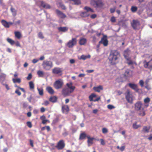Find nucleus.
<instances>
[{
    "label": "nucleus",
    "mask_w": 152,
    "mask_h": 152,
    "mask_svg": "<svg viewBox=\"0 0 152 152\" xmlns=\"http://www.w3.org/2000/svg\"><path fill=\"white\" fill-rule=\"evenodd\" d=\"M140 25V23L138 20H133V22L132 23V26L134 29H137V27L139 26Z\"/></svg>",
    "instance_id": "f8f14e48"
},
{
    "label": "nucleus",
    "mask_w": 152,
    "mask_h": 152,
    "mask_svg": "<svg viewBox=\"0 0 152 152\" xmlns=\"http://www.w3.org/2000/svg\"><path fill=\"white\" fill-rule=\"evenodd\" d=\"M61 110L63 113L67 114L68 113L69 109L68 105H63L62 106Z\"/></svg>",
    "instance_id": "4468645a"
},
{
    "label": "nucleus",
    "mask_w": 152,
    "mask_h": 152,
    "mask_svg": "<svg viewBox=\"0 0 152 152\" xmlns=\"http://www.w3.org/2000/svg\"><path fill=\"white\" fill-rule=\"evenodd\" d=\"M129 86L132 89L134 90L136 92L139 91V89L138 88L137 84L134 83H129L128 84Z\"/></svg>",
    "instance_id": "dca6fc26"
},
{
    "label": "nucleus",
    "mask_w": 152,
    "mask_h": 152,
    "mask_svg": "<svg viewBox=\"0 0 152 152\" xmlns=\"http://www.w3.org/2000/svg\"><path fill=\"white\" fill-rule=\"evenodd\" d=\"M30 89H34V84L32 81H30L29 83Z\"/></svg>",
    "instance_id": "c03bdc74"
},
{
    "label": "nucleus",
    "mask_w": 152,
    "mask_h": 152,
    "mask_svg": "<svg viewBox=\"0 0 152 152\" xmlns=\"http://www.w3.org/2000/svg\"><path fill=\"white\" fill-rule=\"evenodd\" d=\"M58 29L60 32H65L68 30V28L66 27H58Z\"/></svg>",
    "instance_id": "b1692460"
},
{
    "label": "nucleus",
    "mask_w": 152,
    "mask_h": 152,
    "mask_svg": "<svg viewBox=\"0 0 152 152\" xmlns=\"http://www.w3.org/2000/svg\"><path fill=\"white\" fill-rule=\"evenodd\" d=\"M46 90L50 94L53 95L54 93V91L53 88L49 86L47 87L46 88Z\"/></svg>",
    "instance_id": "412c9836"
},
{
    "label": "nucleus",
    "mask_w": 152,
    "mask_h": 152,
    "mask_svg": "<svg viewBox=\"0 0 152 152\" xmlns=\"http://www.w3.org/2000/svg\"><path fill=\"white\" fill-rule=\"evenodd\" d=\"M140 111L138 113V115L140 116H144L145 115V110H144L143 108H142L140 110H139Z\"/></svg>",
    "instance_id": "7c9ffc66"
},
{
    "label": "nucleus",
    "mask_w": 152,
    "mask_h": 152,
    "mask_svg": "<svg viewBox=\"0 0 152 152\" xmlns=\"http://www.w3.org/2000/svg\"><path fill=\"white\" fill-rule=\"evenodd\" d=\"M48 121V120L45 119L42 121V123L43 124H45Z\"/></svg>",
    "instance_id": "774afa93"
},
{
    "label": "nucleus",
    "mask_w": 152,
    "mask_h": 152,
    "mask_svg": "<svg viewBox=\"0 0 152 152\" xmlns=\"http://www.w3.org/2000/svg\"><path fill=\"white\" fill-rule=\"evenodd\" d=\"M107 108L110 110H112L115 108V107L114 106L111 104H108L107 106Z\"/></svg>",
    "instance_id": "3c124183"
},
{
    "label": "nucleus",
    "mask_w": 152,
    "mask_h": 152,
    "mask_svg": "<svg viewBox=\"0 0 152 152\" xmlns=\"http://www.w3.org/2000/svg\"><path fill=\"white\" fill-rule=\"evenodd\" d=\"M120 57L119 53L117 50H114L111 51L109 57L111 63L114 65L118 62V60Z\"/></svg>",
    "instance_id": "f257e3e1"
},
{
    "label": "nucleus",
    "mask_w": 152,
    "mask_h": 152,
    "mask_svg": "<svg viewBox=\"0 0 152 152\" xmlns=\"http://www.w3.org/2000/svg\"><path fill=\"white\" fill-rule=\"evenodd\" d=\"M38 37L41 39L44 38V37L42 33L41 32H39L38 34Z\"/></svg>",
    "instance_id": "09e8293b"
},
{
    "label": "nucleus",
    "mask_w": 152,
    "mask_h": 152,
    "mask_svg": "<svg viewBox=\"0 0 152 152\" xmlns=\"http://www.w3.org/2000/svg\"><path fill=\"white\" fill-rule=\"evenodd\" d=\"M80 16L82 17H86L89 16V14L87 12H84L80 13Z\"/></svg>",
    "instance_id": "c756f323"
},
{
    "label": "nucleus",
    "mask_w": 152,
    "mask_h": 152,
    "mask_svg": "<svg viewBox=\"0 0 152 152\" xmlns=\"http://www.w3.org/2000/svg\"><path fill=\"white\" fill-rule=\"evenodd\" d=\"M139 83L140 86L142 87H143V86L144 85V82L142 80H140L139 82Z\"/></svg>",
    "instance_id": "4d7b16f0"
},
{
    "label": "nucleus",
    "mask_w": 152,
    "mask_h": 152,
    "mask_svg": "<svg viewBox=\"0 0 152 152\" xmlns=\"http://www.w3.org/2000/svg\"><path fill=\"white\" fill-rule=\"evenodd\" d=\"M6 77V75L3 73H1L0 75V81L3 82L5 80Z\"/></svg>",
    "instance_id": "72a5a7b5"
},
{
    "label": "nucleus",
    "mask_w": 152,
    "mask_h": 152,
    "mask_svg": "<svg viewBox=\"0 0 152 152\" xmlns=\"http://www.w3.org/2000/svg\"><path fill=\"white\" fill-rule=\"evenodd\" d=\"M91 4L96 8H102L104 5V3L102 0H91Z\"/></svg>",
    "instance_id": "f03ea898"
},
{
    "label": "nucleus",
    "mask_w": 152,
    "mask_h": 152,
    "mask_svg": "<svg viewBox=\"0 0 152 152\" xmlns=\"http://www.w3.org/2000/svg\"><path fill=\"white\" fill-rule=\"evenodd\" d=\"M144 67L146 68L149 69L152 68V59L151 60L148 62L145 61L144 62Z\"/></svg>",
    "instance_id": "2eb2a0df"
},
{
    "label": "nucleus",
    "mask_w": 152,
    "mask_h": 152,
    "mask_svg": "<svg viewBox=\"0 0 152 152\" xmlns=\"http://www.w3.org/2000/svg\"><path fill=\"white\" fill-rule=\"evenodd\" d=\"M10 10L15 15H16L17 11L15 8L12 7L10 8Z\"/></svg>",
    "instance_id": "a18cd8bd"
},
{
    "label": "nucleus",
    "mask_w": 152,
    "mask_h": 152,
    "mask_svg": "<svg viewBox=\"0 0 152 152\" xmlns=\"http://www.w3.org/2000/svg\"><path fill=\"white\" fill-rule=\"evenodd\" d=\"M72 92V91H71L68 88H63L62 91V94L64 96H69Z\"/></svg>",
    "instance_id": "9d476101"
},
{
    "label": "nucleus",
    "mask_w": 152,
    "mask_h": 152,
    "mask_svg": "<svg viewBox=\"0 0 152 152\" xmlns=\"http://www.w3.org/2000/svg\"><path fill=\"white\" fill-rule=\"evenodd\" d=\"M39 2L41 4L40 6L43 8L46 9H50L51 8V7L49 4L45 3L43 1H40Z\"/></svg>",
    "instance_id": "a211bd4d"
},
{
    "label": "nucleus",
    "mask_w": 152,
    "mask_h": 152,
    "mask_svg": "<svg viewBox=\"0 0 152 152\" xmlns=\"http://www.w3.org/2000/svg\"><path fill=\"white\" fill-rule=\"evenodd\" d=\"M65 145L64 141L63 140H61L58 142L55 147L58 150H62L64 148Z\"/></svg>",
    "instance_id": "0eeeda50"
},
{
    "label": "nucleus",
    "mask_w": 152,
    "mask_h": 152,
    "mask_svg": "<svg viewBox=\"0 0 152 152\" xmlns=\"http://www.w3.org/2000/svg\"><path fill=\"white\" fill-rule=\"evenodd\" d=\"M102 44L104 46H107L108 45V41L107 38V36L104 35L101 38V41H99V44Z\"/></svg>",
    "instance_id": "6e6552de"
},
{
    "label": "nucleus",
    "mask_w": 152,
    "mask_h": 152,
    "mask_svg": "<svg viewBox=\"0 0 152 152\" xmlns=\"http://www.w3.org/2000/svg\"><path fill=\"white\" fill-rule=\"evenodd\" d=\"M132 71L129 69H126L124 74V77L126 78L130 77L132 75Z\"/></svg>",
    "instance_id": "9b49d317"
},
{
    "label": "nucleus",
    "mask_w": 152,
    "mask_h": 152,
    "mask_svg": "<svg viewBox=\"0 0 152 152\" xmlns=\"http://www.w3.org/2000/svg\"><path fill=\"white\" fill-rule=\"evenodd\" d=\"M57 98L55 96H51L49 99V101L53 103L56 102L57 101Z\"/></svg>",
    "instance_id": "c85d7f7f"
},
{
    "label": "nucleus",
    "mask_w": 152,
    "mask_h": 152,
    "mask_svg": "<svg viewBox=\"0 0 152 152\" xmlns=\"http://www.w3.org/2000/svg\"><path fill=\"white\" fill-rule=\"evenodd\" d=\"M49 104V102L48 101L46 100L44 101V103L42 104L45 105V106H47Z\"/></svg>",
    "instance_id": "052dcab7"
},
{
    "label": "nucleus",
    "mask_w": 152,
    "mask_h": 152,
    "mask_svg": "<svg viewBox=\"0 0 152 152\" xmlns=\"http://www.w3.org/2000/svg\"><path fill=\"white\" fill-rule=\"evenodd\" d=\"M110 21L112 22H113V23L115 22V21H116V19H115V17H114V16L112 17L111 18V19H110Z\"/></svg>",
    "instance_id": "5fc2aeb1"
},
{
    "label": "nucleus",
    "mask_w": 152,
    "mask_h": 152,
    "mask_svg": "<svg viewBox=\"0 0 152 152\" xmlns=\"http://www.w3.org/2000/svg\"><path fill=\"white\" fill-rule=\"evenodd\" d=\"M102 132L103 134H106L108 132V131L107 129L105 128H103L102 129Z\"/></svg>",
    "instance_id": "8fccbe9b"
},
{
    "label": "nucleus",
    "mask_w": 152,
    "mask_h": 152,
    "mask_svg": "<svg viewBox=\"0 0 152 152\" xmlns=\"http://www.w3.org/2000/svg\"><path fill=\"white\" fill-rule=\"evenodd\" d=\"M27 126L28 127L31 128L32 127V125L30 121H28L26 123Z\"/></svg>",
    "instance_id": "603ef678"
},
{
    "label": "nucleus",
    "mask_w": 152,
    "mask_h": 152,
    "mask_svg": "<svg viewBox=\"0 0 152 152\" xmlns=\"http://www.w3.org/2000/svg\"><path fill=\"white\" fill-rule=\"evenodd\" d=\"M77 43V38H72L71 40L69 41L66 44V45L69 48H72Z\"/></svg>",
    "instance_id": "423d86ee"
},
{
    "label": "nucleus",
    "mask_w": 152,
    "mask_h": 152,
    "mask_svg": "<svg viewBox=\"0 0 152 152\" xmlns=\"http://www.w3.org/2000/svg\"><path fill=\"white\" fill-rule=\"evenodd\" d=\"M32 75L31 74V73H29L28 74L27 77L26 78L28 80H30L32 78Z\"/></svg>",
    "instance_id": "6e6d98bb"
},
{
    "label": "nucleus",
    "mask_w": 152,
    "mask_h": 152,
    "mask_svg": "<svg viewBox=\"0 0 152 152\" xmlns=\"http://www.w3.org/2000/svg\"><path fill=\"white\" fill-rule=\"evenodd\" d=\"M2 84L3 85L5 86L7 90H8L10 89V88L7 84Z\"/></svg>",
    "instance_id": "0e129e2a"
},
{
    "label": "nucleus",
    "mask_w": 152,
    "mask_h": 152,
    "mask_svg": "<svg viewBox=\"0 0 152 152\" xmlns=\"http://www.w3.org/2000/svg\"><path fill=\"white\" fill-rule=\"evenodd\" d=\"M150 101V99L149 97H147L144 99V100L145 103H148Z\"/></svg>",
    "instance_id": "de8ad7c7"
},
{
    "label": "nucleus",
    "mask_w": 152,
    "mask_h": 152,
    "mask_svg": "<svg viewBox=\"0 0 152 152\" xmlns=\"http://www.w3.org/2000/svg\"><path fill=\"white\" fill-rule=\"evenodd\" d=\"M63 84V81L61 79H59L54 83L53 86L56 89H58L62 88Z\"/></svg>",
    "instance_id": "39448f33"
},
{
    "label": "nucleus",
    "mask_w": 152,
    "mask_h": 152,
    "mask_svg": "<svg viewBox=\"0 0 152 152\" xmlns=\"http://www.w3.org/2000/svg\"><path fill=\"white\" fill-rule=\"evenodd\" d=\"M69 1H72L75 5H79L81 4V1L80 0H68Z\"/></svg>",
    "instance_id": "37998d69"
},
{
    "label": "nucleus",
    "mask_w": 152,
    "mask_h": 152,
    "mask_svg": "<svg viewBox=\"0 0 152 152\" xmlns=\"http://www.w3.org/2000/svg\"><path fill=\"white\" fill-rule=\"evenodd\" d=\"M100 141H101V145H104L105 143V141H104V140L103 139H100Z\"/></svg>",
    "instance_id": "680f3d73"
},
{
    "label": "nucleus",
    "mask_w": 152,
    "mask_h": 152,
    "mask_svg": "<svg viewBox=\"0 0 152 152\" xmlns=\"http://www.w3.org/2000/svg\"><path fill=\"white\" fill-rule=\"evenodd\" d=\"M66 85L68 88L70 89V90L73 92L75 88V86H72V83L70 82L69 83H67Z\"/></svg>",
    "instance_id": "4be33fe9"
},
{
    "label": "nucleus",
    "mask_w": 152,
    "mask_h": 152,
    "mask_svg": "<svg viewBox=\"0 0 152 152\" xmlns=\"http://www.w3.org/2000/svg\"><path fill=\"white\" fill-rule=\"evenodd\" d=\"M129 52L130 50L129 49H127L124 51V56L125 58L128 57Z\"/></svg>",
    "instance_id": "f704fd0d"
},
{
    "label": "nucleus",
    "mask_w": 152,
    "mask_h": 152,
    "mask_svg": "<svg viewBox=\"0 0 152 152\" xmlns=\"http://www.w3.org/2000/svg\"><path fill=\"white\" fill-rule=\"evenodd\" d=\"M39 61V60L36 59H34L32 60V62L33 63L35 64Z\"/></svg>",
    "instance_id": "69168bd1"
},
{
    "label": "nucleus",
    "mask_w": 152,
    "mask_h": 152,
    "mask_svg": "<svg viewBox=\"0 0 152 152\" xmlns=\"http://www.w3.org/2000/svg\"><path fill=\"white\" fill-rule=\"evenodd\" d=\"M91 57V56L90 55H89L87 56H86L84 55H82L80 57V59H83V60H85L86 59L88 58H89Z\"/></svg>",
    "instance_id": "e433bc0d"
},
{
    "label": "nucleus",
    "mask_w": 152,
    "mask_h": 152,
    "mask_svg": "<svg viewBox=\"0 0 152 152\" xmlns=\"http://www.w3.org/2000/svg\"><path fill=\"white\" fill-rule=\"evenodd\" d=\"M61 72V69L57 67H55L52 70V73L53 74H58Z\"/></svg>",
    "instance_id": "5701e85b"
},
{
    "label": "nucleus",
    "mask_w": 152,
    "mask_h": 152,
    "mask_svg": "<svg viewBox=\"0 0 152 152\" xmlns=\"http://www.w3.org/2000/svg\"><path fill=\"white\" fill-rule=\"evenodd\" d=\"M143 104L140 101L136 102L134 104V108L135 110L138 111L140 110L143 108L142 107Z\"/></svg>",
    "instance_id": "1a4fd4ad"
},
{
    "label": "nucleus",
    "mask_w": 152,
    "mask_h": 152,
    "mask_svg": "<svg viewBox=\"0 0 152 152\" xmlns=\"http://www.w3.org/2000/svg\"><path fill=\"white\" fill-rule=\"evenodd\" d=\"M116 9V7H114L113 8H110V11L111 13H114L115 12Z\"/></svg>",
    "instance_id": "864d4df0"
},
{
    "label": "nucleus",
    "mask_w": 152,
    "mask_h": 152,
    "mask_svg": "<svg viewBox=\"0 0 152 152\" xmlns=\"http://www.w3.org/2000/svg\"><path fill=\"white\" fill-rule=\"evenodd\" d=\"M37 74L39 77H43L44 75V72L40 70H39L37 72Z\"/></svg>",
    "instance_id": "4c0bfd02"
},
{
    "label": "nucleus",
    "mask_w": 152,
    "mask_h": 152,
    "mask_svg": "<svg viewBox=\"0 0 152 152\" xmlns=\"http://www.w3.org/2000/svg\"><path fill=\"white\" fill-rule=\"evenodd\" d=\"M137 122H136L133 124V128L134 129H137L139 127H141L140 125H137Z\"/></svg>",
    "instance_id": "58836bf2"
},
{
    "label": "nucleus",
    "mask_w": 152,
    "mask_h": 152,
    "mask_svg": "<svg viewBox=\"0 0 152 152\" xmlns=\"http://www.w3.org/2000/svg\"><path fill=\"white\" fill-rule=\"evenodd\" d=\"M150 129V126L147 127V126H144L143 128L142 131L144 133H148L149 132Z\"/></svg>",
    "instance_id": "cd10ccee"
},
{
    "label": "nucleus",
    "mask_w": 152,
    "mask_h": 152,
    "mask_svg": "<svg viewBox=\"0 0 152 152\" xmlns=\"http://www.w3.org/2000/svg\"><path fill=\"white\" fill-rule=\"evenodd\" d=\"M124 94L125 98L127 102L131 104L133 103V99L131 95L130 94V91L129 90H127Z\"/></svg>",
    "instance_id": "20e7f679"
},
{
    "label": "nucleus",
    "mask_w": 152,
    "mask_h": 152,
    "mask_svg": "<svg viewBox=\"0 0 152 152\" xmlns=\"http://www.w3.org/2000/svg\"><path fill=\"white\" fill-rule=\"evenodd\" d=\"M137 7H136L132 6L131 7V11L133 12H135L137 10Z\"/></svg>",
    "instance_id": "49530a36"
},
{
    "label": "nucleus",
    "mask_w": 152,
    "mask_h": 152,
    "mask_svg": "<svg viewBox=\"0 0 152 152\" xmlns=\"http://www.w3.org/2000/svg\"><path fill=\"white\" fill-rule=\"evenodd\" d=\"M7 42L10 44L11 45H13L15 43V42L14 41L12 40L10 38H7Z\"/></svg>",
    "instance_id": "c9c22d12"
},
{
    "label": "nucleus",
    "mask_w": 152,
    "mask_h": 152,
    "mask_svg": "<svg viewBox=\"0 0 152 152\" xmlns=\"http://www.w3.org/2000/svg\"><path fill=\"white\" fill-rule=\"evenodd\" d=\"M15 93L17 94L18 96H20L21 94V92L18 89L16 90L15 91Z\"/></svg>",
    "instance_id": "13d9d810"
},
{
    "label": "nucleus",
    "mask_w": 152,
    "mask_h": 152,
    "mask_svg": "<svg viewBox=\"0 0 152 152\" xmlns=\"http://www.w3.org/2000/svg\"><path fill=\"white\" fill-rule=\"evenodd\" d=\"M87 42V39L85 38H81L79 40V44L80 45H85Z\"/></svg>",
    "instance_id": "a878e982"
},
{
    "label": "nucleus",
    "mask_w": 152,
    "mask_h": 152,
    "mask_svg": "<svg viewBox=\"0 0 152 152\" xmlns=\"http://www.w3.org/2000/svg\"><path fill=\"white\" fill-rule=\"evenodd\" d=\"M87 137L88 138L87 142L88 144V146H90L89 144L91 145L93 144V141L94 138L93 137H90L89 136H87Z\"/></svg>",
    "instance_id": "bb28decb"
},
{
    "label": "nucleus",
    "mask_w": 152,
    "mask_h": 152,
    "mask_svg": "<svg viewBox=\"0 0 152 152\" xmlns=\"http://www.w3.org/2000/svg\"><path fill=\"white\" fill-rule=\"evenodd\" d=\"M56 13L61 18H64L66 17V15L58 10H56Z\"/></svg>",
    "instance_id": "6ab92c4d"
},
{
    "label": "nucleus",
    "mask_w": 152,
    "mask_h": 152,
    "mask_svg": "<svg viewBox=\"0 0 152 152\" xmlns=\"http://www.w3.org/2000/svg\"><path fill=\"white\" fill-rule=\"evenodd\" d=\"M42 66L44 69L49 70L53 67V64L52 61L45 60L43 61Z\"/></svg>",
    "instance_id": "7ed1b4c3"
},
{
    "label": "nucleus",
    "mask_w": 152,
    "mask_h": 152,
    "mask_svg": "<svg viewBox=\"0 0 152 152\" xmlns=\"http://www.w3.org/2000/svg\"><path fill=\"white\" fill-rule=\"evenodd\" d=\"M14 83H20L21 82V80L20 78H17L16 79L13 78L12 80Z\"/></svg>",
    "instance_id": "79ce46f5"
},
{
    "label": "nucleus",
    "mask_w": 152,
    "mask_h": 152,
    "mask_svg": "<svg viewBox=\"0 0 152 152\" xmlns=\"http://www.w3.org/2000/svg\"><path fill=\"white\" fill-rule=\"evenodd\" d=\"M96 17V15L95 14H93L91 16V18L92 19H94Z\"/></svg>",
    "instance_id": "e2e57ef3"
},
{
    "label": "nucleus",
    "mask_w": 152,
    "mask_h": 152,
    "mask_svg": "<svg viewBox=\"0 0 152 152\" xmlns=\"http://www.w3.org/2000/svg\"><path fill=\"white\" fill-rule=\"evenodd\" d=\"M37 89L38 91L39 94L41 96H42L43 94V90L42 88H37Z\"/></svg>",
    "instance_id": "ea45409f"
},
{
    "label": "nucleus",
    "mask_w": 152,
    "mask_h": 152,
    "mask_svg": "<svg viewBox=\"0 0 152 152\" xmlns=\"http://www.w3.org/2000/svg\"><path fill=\"white\" fill-rule=\"evenodd\" d=\"M127 61V64L129 65H131L133 64H136L135 62L133 61L131 59V58L129 57H126L125 58Z\"/></svg>",
    "instance_id": "393cba45"
},
{
    "label": "nucleus",
    "mask_w": 152,
    "mask_h": 152,
    "mask_svg": "<svg viewBox=\"0 0 152 152\" xmlns=\"http://www.w3.org/2000/svg\"><path fill=\"white\" fill-rule=\"evenodd\" d=\"M15 37L18 39H20L22 37V35L18 31H16L14 32Z\"/></svg>",
    "instance_id": "2f4dec72"
},
{
    "label": "nucleus",
    "mask_w": 152,
    "mask_h": 152,
    "mask_svg": "<svg viewBox=\"0 0 152 152\" xmlns=\"http://www.w3.org/2000/svg\"><path fill=\"white\" fill-rule=\"evenodd\" d=\"M60 7H61V9L63 10H65L66 9V8L65 6L63 4H61L60 5Z\"/></svg>",
    "instance_id": "338daca9"
},
{
    "label": "nucleus",
    "mask_w": 152,
    "mask_h": 152,
    "mask_svg": "<svg viewBox=\"0 0 152 152\" xmlns=\"http://www.w3.org/2000/svg\"><path fill=\"white\" fill-rule=\"evenodd\" d=\"M1 23L2 25L5 28H9L10 25L13 24V23L10 22H7L6 20H2L1 21Z\"/></svg>",
    "instance_id": "ddd939ff"
},
{
    "label": "nucleus",
    "mask_w": 152,
    "mask_h": 152,
    "mask_svg": "<svg viewBox=\"0 0 152 152\" xmlns=\"http://www.w3.org/2000/svg\"><path fill=\"white\" fill-rule=\"evenodd\" d=\"M96 95L94 93L91 94L89 96V98L90 101H93L94 102L98 101L101 98L100 97H99L96 99L93 100V98L94 97H96Z\"/></svg>",
    "instance_id": "f3484780"
},
{
    "label": "nucleus",
    "mask_w": 152,
    "mask_h": 152,
    "mask_svg": "<svg viewBox=\"0 0 152 152\" xmlns=\"http://www.w3.org/2000/svg\"><path fill=\"white\" fill-rule=\"evenodd\" d=\"M84 9L85 10H86L87 11L86 12H89V11H90L92 12H94V11L93 10H92V9H91L90 7H87V6L85 7H84Z\"/></svg>",
    "instance_id": "a19ab883"
},
{
    "label": "nucleus",
    "mask_w": 152,
    "mask_h": 152,
    "mask_svg": "<svg viewBox=\"0 0 152 152\" xmlns=\"http://www.w3.org/2000/svg\"><path fill=\"white\" fill-rule=\"evenodd\" d=\"M27 106H28V104L27 103H26V102H24L23 103V108H26L27 107Z\"/></svg>",
    "instance_id": "bf43d9fd"
},
{
    "label": "nucleus",
    "mask_w": 152,
    "mask_h": 152,
    "mask_svg": "<svg viewBox=\"0 0 152 152\" xmlns=\"http://www.w3.org/2000/svg\"><path fill=\"white\" fill-rule=\"evenodd\" d=\"M87 136L86 134L84 132H83L80 134L79 139L80 140L84 139Z\"/></svg>",
    "instance_id": "473e14b6"
},
{
    "label": "nucleus",
    "mask_w": 152,
    "mask_h": 152,
    "mask_svg": "<svg viewBox=\"0 0 152 152\" xmlns=\"http://www.w3.org/2000/svg\"><path fill=\"white\" fill-rule=\"evenodd\" d=\"M93 89L95 91L99 92L101 90H103V87L102 86L99 85L97 87H94Z\"/></svg>",
    "instance_id": "aec40b11"
}]
</instances>
